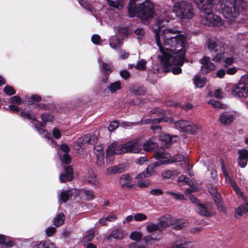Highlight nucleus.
Here are the masks:
<instances>
[{"instance_id":"2f4dec72","label":"nucleus","mask_w":248,"mask_h":248,"mask_svg":"<svg viewBox=\"0 0 248 248\" xmlns=\"http://www.w3.org/2000/svg\"><path fill=\"white\" fill-rule=\"evenodd\" d=\"M157 224L159 227V232H162L169 226V224L166 221V218L165 217L159 218Z\"/></svg>"},{"instance_id":"423d86ee","label":"nucleus","mask_w":248,"mask_h":248,"mask_svg":"<svg viewBox=\"0 0 248 248\" xmlns=\"http://www.w3.org/2000/svg\"><path fill=\"white\" fill-rule=\"evenodd\" d=\"M153 8V3L149 0H146L140 4L138 7L135 4L133 16H132L128 11L129 16L132 17L137 15L140 18L143 23L147 24L154 15Z\"/></svg>"},{"instance_id":"c756f323","label":"nucleus","mask_w":248,"mask_h":248,"mask_svg":"<svg viewBox=\"0 0 248 248\" xmlns=\"http://www.w3.org/2000/svg\"><path fill=\"white\" fill-rule=\"evenodd\" d=\"M206 80V78H201L198 75L195 76L194 79L195 85L197 88L203 87L205 84Z\"/></svg>"},{"instance_id":"2eb2a0df","label":"nucleus","mask_w":248,"mask_h":248,"mask_svg":"<svg viewBox=\"0 0 248 248\" xmlns=\"http://www.w3.org/2000/svg\"><path fill=\"white\" fill-rule=\"evenodd\" d=\"M155 157L157 159L160 161L159 162H157L156 164L155 165L156 166L162 164H168L172 162V161H170L169 159L170 157V155L168 153L158 152L156 153Z\"/></svg>"},{"instance_id":"1a4fd4ad","label":"nucleus","mask_w":248,"mask_h":248,"mask_svg":"<svg viewBox=\"0 0 248 248\" xmlns=\"http://www.w3.org/2000/svg\"><path fill=\"white\" fill-rule=\"evenodd\" d=\"M175 127L183 131L190 133H196L199 130V125L188 121L180 120L174 123Z\"/></svg>"},{"instance_id":"f03ea898","label":"nucleus","mask_w":248,"mask_h":248,"mask_svg":"<svg viewBox=\"0 0 248 248\" xmlns=\"http://www.w3.org/2000/svg\"><path fill=\"white\" fill-rule=\"evenodd\" d=\"M220 0H194L201 10V22L209 27L220 26L223 21L218 16L213 12V7Z\"/></svg>"},{"instance_id":"7ed1b4c3","label":"nucleus","mask_w":248,"mask_h":248,"mask_svg":"<svg viewBox=\"0 0 248 248\" xmlns=\"http://www.w3.org/2000/svg\"><path fill=\"white\" fill-rule=\"evenodd\" d=\"M142 150L141 143L139 139H135L123 144L116 143L110 144L106 149L107 162L110 159L109 164L113 160V155H121L125 153L138 154Z\"/></svg>"},{"instance_id":"cd10ccee","label":"nucleus","mask_w":248,"mask_h":248,"mask_svg":"<svg viewBox=\"0 0 248 248\" xmlns=\"http://www.w3.org/2000/svg\"><path fill=\"white\" fill-rule=\"evenodd\" d=\"M123 42L121 40L117 37H114L110 39L109 45L114 49H116L121 47L122 45Z\"/></svg>"},{"instance_id":"37998d69","label":"nucleus","mask_w":248,"mask_h":248,"mask_svg":"<svg viewBox=\"0 0 248 248\" xmlns=\"http://www.w3.org/2000/svg\"><path fill=\"white\" fill-rule=\"evenodd\" d=\"M147 217L143 213H137L134 216V219L136 221H142L147 219Z\"/></svg>"},{"instance_id":"c03bdc74","label":"nucleus","mask_w":248,"mask_h":248,"mask_svg":"<svg viewBox=\"0 0 248 248\" xmlns=\"http://www.w3.org/2000/svg\"><path fill=\"white\" fill-rule=\"evenodd\" d=\"M62 163L69 164L71 162V156L68 154L65 153L62 156L60 157Z\"/></svg>"},{"instance_id":"4c0bfd02","label":"nucleus","mask_w":248,"mask_h":248,"mask_svg":"<svg viewBox=\"0 0 248 248\" xmlns=\"http://www.w3.org/2000/svg\"><path fill=\"white\" fill-rule=\"evenodd\" d=\"M142 236L141 232L138 231H134L131 232L129 235V238L132 240L138 241L140 240Z\"/></svg>"},{"instance_id":"39448f33","label":"nucleus","mask_w":248,"mask_h":248,"mask_svg":"<svg viewBox=\"0 0 248 248\" xmlns=\"http://www.w3.org/2000/svg\"><path fill=\"white\" fill-rule=\"evenodd\" d=\"M220 8L225 18H233L241 12L248 9V2L245 0H223Z\"/></svg>"},{"instance_id":"13d9d810","label":"nucleus","mask_w":248,"mask_h":248,"mask_svg":"<svg viewBox=\"0 0 248 248\" xmlns=\"http://www.w3.org/2000/svg\"><path fill=\"white\" fill-rule=\"evenodd\" d=\"M187 157L186 155H178L174 157V161L180 162L181 161H185Z\"/></svg>"},{"instance_id":"20e7f679","label":"nucleus","mask_w":248,"mask_h":248,"mask_svg":"<svg viewBox=\"0 0 248 248\" xmlns=\"http://www.w3.org/2000/svg\"><path fill=\"white\" fill-rule=\"evenodd\" d=\"M208 47L212 53L216 54L212 57L213 61L223 62L225 67L230 66L233 63L235 58L234 52L231 51L229 53L224 52L222 42L219 41L210 40L208 43Z\"/></svg>"},{"instance_id":"9b49d317","label":"nucleus","mask_w":248,"mask_h":248,"mask_svg":"<svg viewBox=\"0 0 248 248\" xmlns=\"http://www.w3.org/2000/svg\"><path fill=\"white\" fill-rule=\"evenodd\" d=\"M200 62L202 64L201 72L203 74L207 73L215 69V64L211 62L210 58L209 57H204L200 60Z\"/></svg>"},{"instance_id":"bb28decb","label":"nucleus","mask_w":248,"mask_h":248,"mask_svg":"<svg viewBox=\"0 0 248 248\" xmlns=\"http://www.w3.org/2000/svg\"><path fill=\"white\" fill-rule=\"evenodd\" d=\"M154 170L152 168H147L146 170L139 174L136 177L138 180H141L146 178L149 177L152 175L154 172Z\"/></svg>"},{"instance_id":"052dcab7","label":"nucleus","mask_w":248,"mask_h":248,"mask_svg":"<svg viewBox=\"0 0 248 248\" xmlns=\"http://www.w3.org/2000/svg\"><path fill=\"white\" fill-rule=\"evenodd\" d=\"M151 113L156 114L157 115H163L165 114L163 110L160 108H155L151 110Z\"/></svg>"},{"instance_id":"864d4df0","label":"nucleus","mask_w":248,"mask_h":248,"mask_svg":"<svg viewBox=\"0 0 248 248\" xmlns=\"http://www.w3.org/2000/svg\"><path fill=\"white\" fill-rule=\"evenodd\" d=\"M188 178H187L185 175H182L178 179V183L180 185H183L184 183H188Z\"/></svg>"},{"instance_id":"4d7b16f0","label":"nucleus","mask_w":248,"mask_h":248,"mask_svg":"<svg viewBox=\"0 0 248 248\" xmlns=\"http://www.w3.org/2000/svg\"><path fill=\"white\" fill-rule=\"evenodd\" d=\"M11 102L13 104L20 105L21 104L22 100L19 97L14 96L11 98Z\"/></svg>"},{"instance_id":"f3484780","label":"nucleus","mask_w":248,"mask_h":248,"mask_svg":"<svg viewBox=\"0 0 248 248\" xmlns=\"http://www.w3.org/2000/svg\"><path fill=\"white\" fill-rule=\"evenodd\" d=\"M235 118V117L233 114L224 112L220 114L218 121L222 124L228 125L232 123Z\"/></svg>"},{"instance_id":"69168bd1","label":"nucleus","mask_w":248,"mask_h":248,"mask_svg":"<svg viewBox=\"0 0 248 248\" xmlns=\"http://www.w3.org/2000/svg\"><path fill=\"white\" fill-rule=\"evenodd\" d=\"M237 71V69L235 67L228 68L226 70V73L228 75H232L235 74Z\"/></svg>"},{"instance_id":"0eeeda50","label":"nucleus","mask_w":248,"mask_h":248,"mask_svg":"<svg viewBox=\"0 0 248 248\" xmlns=\"http://www.w3.org/2000/svg\"><path fill=\"white\" fill-rule=\"evenodd\" d=\"M177 0H172L174 2L172 11L175 14L176 16L182 19L191 18L194 15L192 4L184 0L181 1Z\"/></svg>"},{"instance_id":"680f3d73","label":"nucleus","mask_w":248,"mask_h":248,"mask_svg":"<svg viewBox=\"0 0 248 248\" xmlns=\"http://www.w3.org/2000/svg\"><path fill=\"white\" fill-rule=\"evenodd\" d=\"M84 193L86 198L88 200H91L94 197L93 192L89 190H85Z\"/></svg>"},{"instance_id":"de8ad7c7","label":"nucleus","mask_w":248,"mask_h":248,"mask_svg":"<svg viewBox=\"0 0 248 248\" xmlns=\"http://www.w3.org/2000/svg\"><path fill=\"white\" fill-rule=\"evenodd\" d=\"M209 103L212 105V106L216 108H223V105L220 103V102L216 100H211Z\"/></svg>"},{"instance_id":"f8f14e48","label":"nucleus","mask_w":248,"mask_h":248,"mask_svg":"<svg viewBox=\"0 0 248 248\" xmlns=\"http://www.w3.org/2000/svg\"><path fill=\"white\" fill-rule=\"evenodd\" d=\"M78 194V191L76 189H70L64 190L59 196V200L63 202H66L69 199H74Z\"/></svg>"},{"instance_id":"7c9ffc66","label":"nucleus","mask_w":248,"mask_h":248,"mask_svg":"<svg viewBox=\"0 0 248 248\" xmlns=\"http://www.w3.org/2000/svg\"><path fill=\"white\" fill-rule=\"evenodd\" d=\"M41 117L42 122H40L39 124L41 126H44L47 122H51L54 120L53 116L48 113H44L41 115Z\"/></svg>"},{"instance_id":"ddd939ff","label":"nucleus","mask_w":248,"mask_h":248,"mask_svg":"<svg viewBox=\"0 0 248 248\" xmlns=\"http://www.w3.org/2000/svg\"><path fill=\"white\" fill-rule=\"evenodd\" d=\"M94 154L96 156V164L98 166L104 164V155L103 147L102 145H98L94 147Z\"/></svg>"},{"instance_id":"393cba45","label":"nucleus","mask_w":248,"mask_h":248,"mask_svg":"<svg viewBox=\"0 0 248 248\" xmlns=\"http://www.w3.org/2000/svg\"><path fill=\"white\" fill-rule=\"evenodd\" d=\"M160 139L162 141L166 143L167 145L169 143H172L178 140V138L176 136L171 137L169 134H163L160 136Z\"/></svg>"},{"instance_id":"6e6d98bb","label":"nucleus","mask_w":248,"mask_h":248,"mask_svg":"<svg viewBox=\"0 0 248 248\" xmlns=\"http://www.w3.org/2000/svg\"><path fill=\"white\" fill-rule=\"evenodd\" d=\"M119 55L121 59H125L129 57V53L124 50H121L119 51Z\"/></svg>"},{"instance_id":"4be33fe9","label":"nucleus","mask_w":248,"mask_h":248,"mask_svg":"<svg viewBox=\"0 0 248 248\" xmlns=\"http://www.w3.org/2000/svg\"><path fill=\"white\" fill-rule=\"evenodd\" d=\"M120 183L122 186L124 188L130 187L132 186L131 179L129 174H126L121 176Z\"/></svg>"},{"instance_id":"a211bd4d","label":"nucleus","mask_w":248,"mask_h":248,"mask_svg":"<svg viewBox=\"0 0 248 248\" xmlns=\"http://www.w3.org/2000/svg\"><path fill=\"white\" fill-rule=\"evenodd\" d=\"M239 155L238 157V164L241 168L246 167L248 160V150L241 149L238 152Z\"/></svg>"},{"instance_id":"4468645a","label":"nucleus","mask_w":248,"mask_h":248,"mask_svg":"<svg viewBox=\"0 0 248 248\" xmlns=\"http://www.w3.org/2000/svg\"><path fill=\"white\" fill-rule=\"evenodd\" d=\"M222 169L225 175L226 182L233 187L237 194L242 196V193L240 191L235 181L230 176L229 172L225 169L224 166H222Z\"/></svg>"},{"instance_id":"a878e982","label":"nucleus","mask_w":248,"mask_h":248,"mask_svg":"<svg viewBox=\"0 0 248 248\" xmlns=\"http://www.w3.org/2000/svg\"><path fill=\"white\" fill-rule=\"evenodd\" d=\"M107 88L111 93H116L122 89L121 83L119 81L112 82L108 86Z\"/></svg>"},{"instance_id":"58836bf2","label":"nucleus","mask_w":248,"mask_h":248,"mask_svg":"<svg viewBox=\"0 0 248 248\" xmlns=\"http://www.w3.org/2000/svg\"><path fill=\"white\" fill-rule=\"evenodd\" d=\"M146 64H147V62L143 59H141V60H139L137 62L136 65L135 66V67L137 70L143 71V70H145V69H146L145 66H146Z\"/></svg>"},{"instance_id":"e433bc0d","label":"nucleus","mask_w":248,"mask_h":248,"mask_svg":"<svg viewBox=\"0 0 248 248\" xmlns=\"http://www.w3.org/2000/svg\"><path fill=\"white\" fill-rule=\"evenodd\" d=\"M64 219V216L62 214H60L55 218L54 224L56 226H59L63 223Z\"/></svg>"},{"instance_id":"bf43d9fd","label":"nucleus","mask_w":248,"mask_h":248,"mask_svg":"<svg viewBox=\"0 0 248 248\" xmlns=\"http://www.w3.org/2000/svg\"><path fill=\"white\" fill-rule=\"evenodd\" d=\"M213 96L217 98L221 99L223 97V93L219 89H217L213 93Z\"/></svg>"},{"instance_id":"f704fd0d","label":"nucleus","mask_w":248,"mask_h":248,"mask_svg":"<svg viewBox=\"0 0 248 248\" xmlns=\"http://www.w3.org/2000/svg\"><path fill=\"white\" fill-rule=\"evenodd\" d=\"M156 146L155 143L150 140H147L143 145V148L146 152H149Z\"/></svg>"},{"instance_id":"a19ab883","label":"nucleus","mask_w":248,"mask_h":248,"mask_svg":"<svg viewBox=\"0 0 248 248\" xmlns=\"http://www.w3.org/2000/svg\"><path fill=\"white\" fill-rule=\"evenodd\" d=\"M38 132L40 134L42 135V136L44 138H47L48 140H50L52 143L55 144L56 142H55L51 138V135L48 132L46 131L42 128H39L38 129Z\"/></svg>"},{"instance_id":"aec40b11","label":"nucleus","mask_w":248,"mask_h":248,"mask_svg":"<svg viewBox=\"0 0 248 248\" xmlns=\"http://www.w3.org/2000/svg\"><path fill=\"white\" fill-rule=\"evenodd\" d=\"M85 181L95 186H97L98 184L96 175L92 170H89L88 172L85 177Z\"/></svg>"},{"instance_id":"dca6fc26","label":"nucleus","mask_w":248,"mask_h":248,"mask_svg":"<svg viewBox=\"0 0 248 248\" xmlns=\"http://www.w3.org/2000/svg\"><path fill=\"white\" fill-rule=\"evenodd\" d=\"M208 189L210 193L212 195L214 198L215 202L217 204L218 208L223 211L224 208L221 204H220V196L218 193L215 186L211 184H209L207 186Z\"/></svg>"},{"instance_id":"412c9836","label":"nucleus","mask_w":248,"mask_h":248,"mask_svg":"<svg viewBox=\"0 0 248 248\" xmlns=\"http://www.w3.org/2000/svg\"><path fill=\"white\" fill-rule=\"evenodd\" d=\"M180 174V172L177 170H164L161 174V176L163 179H173L176 176Z\"/></svg>"},{"instance_id":"b1692460","label":"nucleus","mask_w":248,"mask_h":248,"mask_svg":"<svg viewBox=\"0 0 248 248\" xmlns=\"http://www.w3.org/2000/svg\"><path fill=\"white\" fill-rule=\"evenodd\" d=\"M172 119L170 117H162L157 119H148L145 120V123L148 124H158L162 122H172Z\"/></svg>"},{"instance_id":"79ce46f5","label":"nucleus","mask_w":248,"mask_h":248,"mask_svg":"<svg viewBox=\"0 0 248 248\" xmlns=\"http://www.w3.org/2000/svg\"><path fill=\"white\" fill-rule=\"evenodd\" d=\"M112 237L117 239H122L124 238V234L122 231L116 230L113 231L111 233Z\"/></svg>"},{"instance_id":"3c124183","label":"nucleus","mask_w":248,"mask_h":248,"mask_svg":"<svg viewBox=\"0 0 248 248\" xmlns=\"http://www.w3.org/2000/svg\"><path fill=\"white\" fill-rule=\"evenodd\" d=\"M21 116L24 117L26 118L29 119H31L33 121H36L35 118L34 116H32L30 113L25 112V111H21Z\"/></svg>"},{"instance_id":"5701e85b","label":"nucleus","mask_w":248,"mask_h":248,"mask_svg":"<svg viewBox=\"0 0 248 248\" xmlns=\"http://www.w3.org/2000/svg\"><path fill=\"white\" fill-rule=\"evenodd\" d=\"M248 212V203H244L237 207L235 211V217H238Z\"/></svg>"},{"instance_id":"774afa93","label":"nucleus","mask_w":248,"mask_h":248,"mask_svg":"<svg viewBox=\"0 0 248 248\" xmlns=\"http://www.w3.org/2000/svg\"><path fill=\"white\" fill-rule=\"evenodd\" d=\"M150 183L149 181L140 182L137 183V186L140 188H145L150 186Z\"/></svg>"},{"instance_id":"338daca9","label":"nucleus","mask_w":248,"mask_h":248,"mask_svg":"<svg viewBox=\"0 0 248 248\" xmlns=\"http://www.w3.org/2000/svg\"><path fill=\"white\" fill-rule=\"evenodd\" d=\"M151 194L154 196L161 195L163 193L162 190L160 189H154L150 191Z\"/></svg>"},{"instance_id":"5fc2aeb1","label":"nucleus","mask_w":248,"mask_h":248,"mask_svg":"<svg viewBox=\"0 0 248 248\" xmlns=\"http://www.w3.org/2000/svg\"><path fill=\"white\" fill-rule=\"evenodd\" d=\"M52 134L56 139H59L61 137V133L60 130L57 128H54L52 130Z\"/></svg>"},{"instance_id":"c85d7f7f","label":"nucleus","mask_w":248,"mask_h":248,"mask_svg":"<svg viewBox=\"0 0 248 248\" xmlns=\"http://www.w3.org/2000/svg\"><path fill=\"white\" fill-rule=\"evenodd\" d=\"M109 6L118 10L122 9L124 6L123 0H106Z\"/></svg>"},{"instance_id":"c9c22d12","label":"nucleus","mask_w":248,"mask_h":248,"mask_svg":"<svg viewBox=\"0 0 248 248\" xmlns=\"http://www.w3.org/2000/svg\"><path fill=\"white\" fill-rule=\"evenodd\" d=\"M98 139L95 135L91 136L90 134H87L85 136L83 141L89 142L90 144H94L97 142Z\"/></svg>"},{"instance_id":"8fccbe9b","label":"nucleus","mask_w":248,"mask_h":248,"mask_svg":"<svg viewBox=\"0 0 248 248\" xmlns=\"http://www.w3.org/2000/svg\"><path fill=\"white\" fill-rule=\"evenodd\" d=\"M167 194H170L172 195L174 199L176 200H183L184 199V196L179 193H174L171 191H167Z\"/></svg>"},{"instance_id":"e2e57ef3","label":"nucleus","mask_w":248,"mask_h":248,"mask_svg":"<svg viewBox=\"0 0 248 248\" xmlns=\"http://www.w3.org/2000/svg\"><path fill=\"white\" fill-rule=\"evenodd\" d=\"M93 43L96 45H98L100 41V37L97 34H94L92 37Z\"/></svg>"},{"instance_id":"0e129e2a","label":"nucleus","mask_w":248,"mask_h":248,"mask_svg":"<svg viewBox=\"0 0 248 248\" xmlns=\"http://www.w3.org/2000/svg\"><path fill=\"white\" fill-rule=\"evenodd\" d=\"M226 73V71L225 69L222 68L217 71V72L216 73V76L217 77L221 78L224 77Z\"/></svg>"},{"instance_id":"6e6552de","label":"nucleus","mask_w":248,"mask_h":248,"mask_svg":"<svg viewBox=\"0 0 248 248\" xmlns=\"http://www.w3.org/2000/svg\"><path fill=\"white\" fill-rule=\"evenodd\" d=\"M232 93L233 95L239 97H248V76L243 77L238 83L233 86Z\"/></svg>"},{"instance_id":"ea45409f","label":"nucleus","mask_w":248,"mask_h":248,"mask_svg":"<svg viewBox=\"0 0 248 248\" xmlns=\"http://www.w3.org/2000/svg\"><path fill=\"white\" fill-rule=\"evenodd\" d=\"M98 61L100 63H102V69H103V72L104 73L108 74L112 72V68L110 64H108L107 63H104L100 60H99Z\"/></svg>"},{"instance_id":"f257e3e1","label":"nucleus","mask_w":248,"mask_h":248,"mask_svg":"<svg viewBox=\"0 0 248 248\" xmlns=\"http://www.w3.org/2000/svg\"><path fill=\"white\" fill-rule=\"evenodd\" d=\"M169 20L164 13L156 18V27L153 28L156 43L161 53L158 58L165 72L169 71L172 65L182 66L186 60L185 49L186 37L185 35L179 33L177 30L168 28L163 30L160 35L159 30L167 25Z\"/></svg>"},{"instance_id":"a18cd8bd","label":"nucleus","mask_w":248,"mask_h":248,"mask_svg":"<svg viewBox=\"0 0 248 248\" xmlns=\"http://www.w3.org/2000/svg\"><path fill=\"white\" fill-rule=\"evenodd\" d=\"M138 0H130V3L129 4V5L128 6V9L129 10V11L131 14V15L132 16H133V13L135 12L134 10V7H135V4H136V2Z\"/></svg>"},{"instance_id":"473e14b6","label":"nucleus","mask_w":248,"mask_h":248,"mask_svg":"<svg viewBox=\"0 0 248 248\" xmlns=\"http://www.w3.org/2000/svg\"><path fill=\"white\" fill-rule=\"evenodd\" d=\"M116 215L114 213H110L105 218H101L99 220V222L100 224L104 225L106 224L108 221H111L116 219Z\"/></svg>"},{"instance_id":"9d476101","label":"nucleus","mask_w":248,"mask_h":248,"mask_svg":"<svg viewBox=\"0 0 248 248\" xmlns=\"http://www.w3.org/2000/svg\"><path fill=\"white\" fill-rule=\"evenodd\" d=\"M190 200L197 204H198L197 208L198 212L202 216H211V211L212 210V205L210 203H207L205 204H199V201L194 197H191Z\"/></svg>"},{"instance_id":"09e8293b","label":"nucleus","mask_w":248,"mask_h":248,"mask_svg":"<svg viewBox=\"0 0 248 248\" xmlns=\"http://www.w3.org/2000/svg\"><path fill=\"white\" fill-rule=\"evenodd\" d=\"M4 91L7 94L9 95L14 94L16 93V92L15 91L13 88L8 85L4 87Z\"/></svg>"},{"instance_id":"72a5a7b5","label":"nucleus","mask_w":248,"mask_h":248,"mask_svg":"<svg viewBox=\"0 0 248 248\" xmlns=\"http://www.w3.org/2000/svg\"><path fill=\"white\" fill-rule=\"evenodd\" d=\"M146 230L149 233H152L155 231H159V227L157 223L150 222L146 227Z\"/></svg>"},{"instance_id":"49530a36","label":"nucleus","mask_w":248,"mask_h":248,"mask_svg":"<svg viewBox=\"0 0 248 248\" xmlns=\"http://www.w3.org/2000/svg\"><path fill=\"white\" fill-rule=\"evenodd\" d=\"M94 237V233L92 231H89L86 232L84 237V241L87 242L91 241Z\"/></svg>"},{"instance_id":"6ab92c4d","label":"nucleus","mask_w":248,"mask_h":248,"mask_svg":"<svg viewBox=\"0 0 248 248\" xmlns=\"http://www.w3.org/2000/svg\"><path fill=\"white\" fill-rule=\"evenodd\" d=\"M65 174L61 173L60 175V181L62 183H65L67 180L71 181L73 179V171L70 166L65 167Z\"/></svg>"},{"instance_id":"603ef678","label":"nucleus","mask_w":248,"mask_h":248,"mask_svg":"<svg viewBox=\"0 0 248 248\" xmlns=\"http://www.w3.org/2000/svg\"><path fill=\"white\" fill-rule=\"evenodd\" d=\"M118 123L117 121H114L111 122L108 127V130L109 131L115 130L118 126Z\"/></svg>"}]
</instances>
